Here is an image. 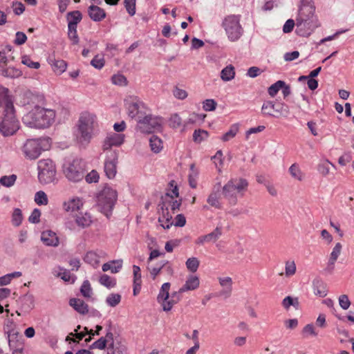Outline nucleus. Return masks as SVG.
Here are the masks:
<instances>
[{
  "mask_svg": "<svg viewBox=\"0 0 354 354\" xmlns=\"http://www.w3.org/2000/svg\"><path fill=\"white\" fill-rule=\"evenodd\" d=\"M235 71L232 65H228L221 72V78L224 82H228L234 78Z\"/></svg>",
  "mask_w": 354,
  "mask_h": 354,
  "instance_id": "obj_28",
  "label": "nucleus"
},
{
  "mask_svg": "<svg viewBox=\"0 0 354 354\" xmlns=\"http://www.w3.org/2000/svg\"><path fill=\"white\" fill-rule=\"evenodd\" d=\"M15 324L12 319H7L4 324V331L7 335L8 344L10 347L12 346V342L17 337L19 332L15 328Z\"/></svg>",
  "mask_w": 354,
  "mask_h": 354,
  "instance_id": "obj_19",
  "label": "nucleus"
},
{
  "mask_svg": "<svg viewBox=\"0 0 354 354\" xmlns=\"http://www.w3.org/2000/svg\"><path fill=\"white\" fill-rule=\"evenodd\" d=\"M113 84L119 86H124L127 84L126 77L121 74L114 75L111 78Z\"/></svg>",
  "mask_w": 354,
  "mask_h": 354,
  "instance_id": "obj_64",
  "label": "nucleus"
},
{
  "mask_svg": "<svg viewBox=\"0 0 354 354\" xmlns=\"http://www.w3.org/2000/svg\"><path fill=\"white\" fill-rule=\"evenodd\" d=\"M124 3L127 12L131 16L134 15L136 13V0H124Z\"/></svg>",
  "mask_w": 354,
  "mask_h": 354,
  "instance_id": "obj_58",
  "label": "nucleus"
},
{
  "mask_svg": "<svg viewBox=\"0 0 354 354\" xmlns=\"http://www.w3.org/2000/svg\"><path fill=\"white\" fill-rule=\"evenodd\" d=\"M285 271L287 277H290L295 274L296 265L294 261H288L286 262Z\"/></svg>",
  "mask_w": 354,
  "mask_h": 354,
  "instance_id": "obj_56",
  "label": "nucleus"
},
{
  "mask_svg": "<svg viewBox=\"0 0 354 354\" xmlns=\"http://www.w3.org/2000/svg\"><path fill=\"white\" fill-rule=\"evenodd\" d=\"M178 302V299H173L171 297L164 302H162V306L164 311H169L171 310L173 306Z\"/></svg>",
  "mask_w": 354,
  "mask_h": 354,
  "instance_id": "obj_62",
  "label": "nucleus"
},
{
  "mask_svg": "<svg viewBox=\"0 0 354 354\" xmlns=\"http://www.w3.org/2000/svg\"><path fill=\"white\" fill-rule=\"evenodd\" d=\"M169 194H165L160 198V202L158 205L159 213L161 214L158 218V221L161 223V225L165 229H169L173 225L172 216L169 212V209L167 207V202H170L169 200Z\"/></svg>",
  "mask_w": 354,
  "mask_h": 354,
  "instance_id": "obj_11",
  "label": "nucleus"
},
{
  "mask_svg": "<svg viewBox=\"0 0 354 354\" xmlns=\"http://www.w3.org/2000/svg\"><path fill=\"white\" fill-rule=\"evenodd\" d=\"M38 178L41 183L48 184L55 180L56 167L50 159H43L38 162Z\"/></svg>",
  "mask_w": 354,
  "mask_h": 354,
  "instance_id": "obj_9",
  "label": "nucleus"
},
{
  "mask_svg": "<svg viewBox=\"0 0 354 354\" xmlns=\"http://www.w3.org/2000/svg\"><path fill=\"white\" fill-rule=\"evenodd\" d=\"M149 146L152 151L158 153L162 149V142L159 137L153 135L149 138Z\"/></svg>",
  "mask_w": 354,
  "mask_h": 354,
  "instance_id": "obj_32",
  "label": "nucleus"
},
{
  "mask_svg": "<svg viewBox=\"0 0 354 354\" xmlns=\"http://www.w3.org/2000/svg\"><path fill=\"white\" fill-rule=\"evenodd\" d=\"M62 173L68 181L79 183L85 176V163L82 159L78 158H65L62 165Z\"/></svg>",
  "mask_w": 354,
  "mask_h": 354,
  "instance_id": "obj_5",
  "label": "nucleus"
},
{
  "mask_svg": "<svg viewBox=\"0 0 354 354\" xmlns=\"http://www.w3.org/2000/svg\"><path fill=\"white\" fill-rule=\"evenodd\" d=\"M120 301L121 295L118 293H111L106 299V304L111 307L118 305Z\"/></svg>",
  "mask_w": 354,
  "mask_h": 354,
  "instance_id": "obj_43",
  "label": "nucleus"
},
{
  "mask_svg": "<svg viewBox=\"0 0 354 354\" xmlns=\"http://www.w3.org/2000/svg\"><path fill=\"white\" fill-rule=\"evenodd\" d=\"M35 201L39 205H46L48 203L46 194L43 191L36 192L35 195Z\"/></svg>",
  "mask_w": 354,
  "mask_h": 354,
  "instance_id": "obj_44",
  "label": "nucleus"
},
{
  "mask_svg": "<svg viewBox=\"0 0 354 354\" xmlns=\"http://www.w3.org/2000/svg\"><path fill=\"white\" fill-rule=\"evenodd\" d=\"M43 100V97L31 92H26L24 95L23 105L27 106V109H35V105H39V102Z\"/></svg>",
  "mask_w": 354,
  "mask_h": 354,
  "instance_id": "obj_20",
  "label": "nucleus"
},
{
  "mask_svg": "<svg viewBox=\"0 0 354 354\" xmlns=\"http://www.w3.org/2000/svg\"><path fill=\"white\" fill-rule=\"evenodd\" d=\"M221 188V183H218L214 186L212 191L207 198V203L215 209H221L223 207L221 194L219 193Z\"/></svg>",
  "mask_w": 354,
  "mask_h": 354,
  "instance_id": "obj_16",
  "label": "nucleus"
},
{
  "mask_svg": "<svg viewBox=\"0 0 354 354\" xmlns=\"http://www.w3.org/2000/svg\"><path fill=\"white\" fill-rule=\"evenodd\" d=\"M83 203L80 198H73L68 202H64L63 204L64 209L66 212H74L79 210L82 206Z\"/></svg>",
  "mask_w": 354,
  "mask_h": 354,
  "instance_id": "obj_27",
  "label": "nucleus"
},
{
  "mask_svg": "<svg viewBox=\"0 0 354 354\" xmlns=\"http://www.w3.org/2000/svg\"><path fill=\"white\" fill-rule=\"evenodd\" d=\"M125 346L120 344H110L107 347V354H127Z\"/></svg>",
  "mask_w": 354,
  "mask_h": 354,
  "instance_id": "obj_31",
  "label": "nucleus"
},
{
  "mask_svg": "<svg viewBox=\"0 0 354 354\" xmlns=\"http://www.w3.org/2000/svg\"><path fill=\"white\" fill-rule=\"evenodd\" d=\"M169 122L171 127L176 129L181 125L182 120L177 113H174L171 115Z\"/></svg>",
  "mask_w": 354,
  "mask_h": 354,
  "instance_id": "obj_59",
  "label": "nucleus"
},
{
  "mask_svg": "<svg viewBox=\"0 0 354 354\" xmlns=\"http://www.w3.org/2000/svg\"><path fill=\"white\" fill-rule=\"evenodd\" d=\"M116 190L111 187H104L97 196V206L101 212L107 215L110 213L117 201Z\"/></svg>",
  "mask_w": 354,
  "mask_h": 354,
  "instance_id": "obj_7",
  "label": "nucleus"
},
{
  "mask_svg": "<svg viewBox=\"0 0 354 354\" xmlns=\"http://www.w3.org/2000/svg\"><path fill=\"white\" fill-rule=\"evenodd\" d=\"M313 290L315 295L321 297H324L327 295L326 286L320 280H315L313 281Z\"/></svg>",
  "mask_w": 354,
  "mask_h": 354,
  "instance_id": "obj_29",
  "label": "nucleus"
},
{
  "mask_svg": "<svg viewBox=\"0 0 354 354\" xmlns=\"http://www.w3.org/2000/svg\"><path fill=\"white\" fill-rule=\"evenodd\" d=\"M239 131V125L234 124L230 127V129L227 131L221 138L223 142H227L233 138Z\"/></svg>",
  "mask_w": 354,
  "mask_h": 354,
  "instance_id": "obj_40",
  "label": "nucleus"
},
{
  "mask_svg": "<svg viewBox=\"0 0 354 354\" xmlns=\"http://www.w3.org/2000/svg\"><path fill=\"white\" fill-rule=\"evenodd\" d=\"M198 175V171L195 167L194 164L190 165V173L189 174V185L192 188H196L197 186L196 178Z\"/></svg>",
  "mask_w": 354,
  "mask_h": 354,
  "instance_id": "obj_38",
  "label": "nucleus"
},
{
  "mask_svg": "<svg viewBox=\"0 0 354 354\" xmlns=\"http://www.w3.org/2000/svg\"><path fill=\"white\" fill-rule=\"evenodd\" d=\"M199 261L196 257L189 258L186 261L187 268L192 272H195L198 268Z\"/></svg>",
  "mask_w": 354,
  "mask_h": 354,
  "instance_id": "obj_48",
  "label": "nucleus"
},
{
  "mask_svg": "<svg viewBox=\"0 0 354 354\" xmlns=\"http://www.w3.org/2000/svg\"><path fill=\"white\" fill-rule=\"evenodd\" d=\"M124 140V135L121 133H112L108 134L106 138L104 139L102 149L104 151H111V148L112 147H118L120 146Z\"/></svg>",
  "mask_w": 354,
  "mask_h": 354,
  "instance_id": "obj_15",
  "label": "nucleus"
},
{
  "mask_svg": "<svg viewBox=\"0 0 354 354\" xmlns=\"http://www.w3.org/2000/svg\"><path fill=\"white\" fill-rule=\"evenodd\" d=\"M217 103L214 100H205L203 103V108L205 111H212L216 109Z\"/></svg>",
  "mask_w": 354,
  "mask_h": 354,
  "instance_id": "obj_57",
  "label": "nucleus"
},
{
  "mask_svg": "<svg viewBox=\"0 0 354 354\" xmlns=\"http://www.w3.org/2000/svg\"><path fill=\"white\" fill-rule=\"evenodd\" d=\"M289 172L291 176L301 181L304 179V174L301 171L299 165L296 163L292 164L289 168Z\"/></svg>",
  "mask_w": 354,
  "mask_h": 354,
  "instance_id": "obj_37",
  "label": "nucleus"
},
{
  "mask_svg": "<svg viewBox=\"0 0 354 354\" xmlns=\"http://www.w3.org/2000/svg\"><path fill=\"white\" fill-rule=\"evenodd\" d=\"M17 180V176L12 174L10 176H3L0 178V183L6 187L12 186Z\"/></svg>",
  "mask_w": 354,
  "mask_h": 354,
  "instance_id": "obj_46",
  "label": "nucleus"
},
{
  "mask_svg": "<svg viewBox=\"0 0 354 354\" xmlns=\"http://www.w3.org/2000/svg\"><path fill=\"white\" fill-rule=\"evenodd\" d=\"M41 239L44 244L48 246H57L59 244V239L56 234L52 231L43 232Z\"/></svg>",
  "mask_w": 354,
  "mask_h": 354,
  "instance_id": "obj_25",
  "label": "nucleus"
},
{
  "mask_svg": "<svg viewBox=\"0 0 354 354\" xmlns=\"http://www.w3.org/2000/svg\"><path fill=\"white\" fill-rule=\"evenodd\" d=\"M301 333L304 337H308L309 336L317 337L318 335L315 326L312 324L306 325L302 329Z\"/></svg>",
  "mask_w": 354,
  "mask_h": 354,
  "instance_id": "obj_42",
  "label": "nucleus"
},
{
  "mask_svg": "<svg viewBox=\"0 0 354 354\" xmlns=\"http://www.w3.org/2000/svg\"><path fill=\"white\" fill-rule=\"evenodd\" d=\"M285 85V82L278 80L274 84H272L268 89V92L271 97H274L281 88Z\"/></svg>",
  "mask_w": 354,
  "mask_h": 354,
  "instance_id": "obj_47",
  "label": "nucleus"
},
{
  "mask_svg": "<svg viewBox=\"0 0 354 354\" xmlns=\"http://www.w3.org/2000/svg\"><path fill=\"white\" fill-rule=\"evenodd\" d=\"M275 112L279 115L286 117L289 113V107L284 103L277 104L275 108Z\"/></svg>",
  "mask_w": 354,
  "mask_h": 354,
  "instance_id": "obj_55",
  "label": "nucleus"
},
{
  "mask_svg": "<svg viewBox=\"0 0 354 354\" xmlns=\"http://www.w3.org/2000/svg\"><path fill=\"white\" fill-rule=\"evenodd\" d=\"M55 112L53 109L41 108L35 105L22 118L24 124L31 128L44 129L49 127L54 122Z\"/></svg>",
  "mask_w": 354,
  "mask_h": 354,
  "instance_id": "obj_2",
  "label": "nucleus"
},
{
  "mask_svg": "<svg viewBox=\"0 0 354 354\" xmlns=\"http://www.w3.org/2000/svg\"><path fill=\"white\" fill-rule=\"evenodd\" d=\"M18 310L16 313L18 315H28L35 307V298L31 294H26L17 300Z\"/></svg>",
  "mask_w": 354,
  "mask_h": 354,
  "instance_id": "obj_14",
  "label": "nucleus"
},
{
  "mask_svg": "<svg viewBox=\"0 0 354 354\" xmlns=\"http://www.w3.org/2000/svg\"><path fill=\"white\" fill-rule=\"evenodd\" d=\"M282 306L286 310L289 309L291 306H292L295 309H298L299 308V299L297 297L288 296L283 299Z\"/></svg>",
  "mask_w": 354,
  "mask_h": 354,
  "instance_id": "obj_36",
  "label": "nucleus"
},
{
  "mask_svg": "<svg viewBox=\"0 0 354 354\" xmlns=\"http://www.w3.org/2000/svg\"><path fill=\"white\" fill-rule=\"evenodd\" d=\"M85 180L88 183H97L99 180L100 176L95 170H92L90 173L85 174Z\"/></svg>",
  "mask_w": 354,
  "mask_h": 354,
  "instance_id": "obj_61",
  "label": "nucleus"
},
{
  "mask_svg": "<svg viewBox=\"0 0 354 354\" xmlns=\"http://www.w3.org/2000/svg\"><path fill=\"white\" fill-rule=\"evenodd\" d=\"M329 165L334 166L330 162L326 160L322 163L319 164L317 167L318 171L324 176H327L330 172Z\"/></svg>",
  "mask_w": 354,
  "mask_h": 354,
  "instance_id": "obj_51",
  "label": "nucleus"
},
{
  "mask_svg": "<svg viewBox=\"0 0 354 354\" xmlns=\"http://www.w3.org/2000/svg\"><path fill=\"white\" fill-rule=\"evenodd\" d=\"M248 187V182L246 179L232 178L222 187V195L230 205H235L238 203V198L245 196Z\"/></svg>",
  "mask_w": 354,
  "mask_h": 354,
  "instance_id": "obj_3",
  "label": "nucleus"
},
{
  "mask_svg": "<svg viewBox=\"0 0 354 354\" xmlns=\"http://www.w3.org/2000/svg\"><path fill=\"white\" fill-rule=\"evenodd\" d=\"M342 249V245L340 243H337L330 254L329 259L332 261L336 262L339 256L341 254Z\"/></svg>",
  "mask_w": 354,
  "mask_h": 354,
  "instance_id": "obj_50",
  "label": "nucleus"
},
{
  "mask_svg": "<svg viewBox=\"0 0 354 354\" xmlns=\"http://www.w3.org/2000/svg\"><path fill=\"white\" fill-rule=\"evenodd\" d=\"M21 63L30 68L37 69L40 66V64L37 62H33L30 57L24 55L21 58Z\"/></svg>",
  "mask_w": 354,
  "mask_h": 354,
  "instance_id": "obj_54",
  "label": "nucleus"
},
{
  "mask_svg": "<svg viewBox=\"0 0 354 354\" xmlns=\"http://www.w3.org/2000/svg\"><path fill=\"white\" fill-rule=\"evenodd\" d=\"M69 304L81 315H86L88 312V306L82 299L77 298L71 299Z\"/></svg>",
  "mask_w": 354,
  "mask_h": 354,
  "instance_id": "obj_23",
  "label": "nucleus"
},
{
  "mask_svg": "<svg viewBox=\"0 0 354 354\" xmlns=\"http://www.w3.org/2000/svg\"><path fill=\"white\" fill-rule=\"evenodd\" d=\"M222 26L225 29L228 39L232 41H237L243 34L239 15L226 16L223 20Z\"/></svg>",
  "mask_w": 354,
  "mask_h": 354,
  "instance_id": "obj_8",
  "label": "nucleus"
},
{
  "mask_svg": "<svg viewBox=\"0 0 354 354\" xmlns=\"http://www.w3.org/2000/svg\"><path fill=\"white\" fill-rule=\"evenodd\" d=\"M97 125V118L94 114L88 112L81 114L78 120L76 138L82 145L90 142Z\"/></svg>",
  "mask_w": 354,
  "mask_h": 354,
  "instance_id": "obj_4",
  "label": "nucleus"
},
{
  "mask_svg": "<svg viewBox=\"0 0 354 354\" xmlns=\"http://www.w3.org/2000/svg\"><path fill=\"white\" fill-rule=\"evenodd\" d=\"M221 235L222 228L221 227L217 226L212 232L198 237L195 240V243L198 245H203L205 243H215Z\"/></svg>",
  "mask_w": 354,
  "mask_h": 354,
  "instance_id": "obj_17",
  "label": "nucleus"
},
{
  "mask_svg": "<svg viewBox=\"0 0 354 354\" xmlns=\"http://www.w3.org/2000/svg\"><path fill=\"white\" fill-rule=\"evenodd\" d=\"M68 37L71 40L73 44L79 43V37L77 32V28L68 27Z\"/></svg>",
  "mask_w": 354,
  "mask_h": 354,
  "instance_id": "obj_52",
  "label": "nucleus"
},
{
  "mask_svg": "<svg viewBox=\"0 0 354 354\" xmlns=\"http://www.w3.org/2000/svg\"><path fill=\"white\" fill-rule=\"evenodd\" d=\"M104 59L102 55H97L91 60V64L97 69H101L104 66Z\"/></svg>",
  "mask_w": 354,
  "mask_h": 354,
  "instance_id": "obj_53",
  "label": "nucleus"
},
{
  "mask_svg": "<svg viewBox=\"0 0 354 354\" xmlns=\"http://www.w3.org/2000/svg\"><path fill=\"white\" fill-rule=\"evenodd\" d=\"M162 118L151 114L147 115L138 121L137 129L143 133H151L161 129Z\"/></svg>",
  "mask_w": 354,
  "mask_h": 354,
  "instance_id": "obj_10",
  "label": "nucleus"
},
{
  "mask_svg": "<svg viewBox=\"0 0 354 354\" xmlns=\"http://www.w3.org/2000/svg\"><path fill=\"white\" fill-rule=\"evenodd\" d=\"M319 26L312 0H301L296 19V33L301 37H308Z\"/></svg>",
  "mask_w": 354,
  "mask_h": 354,
  "instance_id": "obj_1",
  "label": "nucleus"
},
{
  "mask_svg": "<svg viewBox=\"0 0 354 354\" xmlns=\"http://www.w3.org/2000/svg\"><path fill=\"white\" fill-rule=\"evenodd\" d=\"M50 61L52 68L55 73L57 74H62L66 71L67 64L65 61L62 59H50Z\"/></svg>",
  "mask_w": 354,
  "mask_h": 354,
  "instance_id": "obj_33",
  "label": "nucleus"
},
{
  "mask_svg": "<svg viewBox=\"0 0 354 354\" xmlns=\"http://www.w3.org/2000/svg\"><path fill=\"white\" fill-rule=\"evenodd\" d=\"M99 282L101 285L108 288H112L116 285V280L113 277H111L106 274H103L99 279Z\"/></svg>",
  "mask_w": 354,
  "mask_h": 354,
  "instance_id": "obj_35",
  "label": "nucleus"
},
{
  "mask_svg": "<svg viewBox=\"0 0 354 354\" xmlns=\"http://www.w3.org/2000/svg\"><path fill=\"white\" fill-rule=\"evenodd\" d=\"M207 136V131L201 129L195 130L193 133V140L194 142L200 143L201 142L206 139Z\"/></svg>",
  "mask_w": 354,
  "mask_h": 354,
  "instance_id": "obj_49",
  "label": "nucleus"
},
{
  "mask_svg": "<svg viewBox=\"0 0 354 354\" xmlns=\"http://www.w3.org/2000/svg\"><path fill=\"white\" fill-rule=\"evenodd\" d=\"M88 12L91 19L95 21H100L106 17L105 11L97 6H91Z\"/></svg>",
  "mask_w": 354,
  "mask_h": 354,
  "instance_id": "obj_24",
  "label": "nucleus"
},
{
  "mask_svg": "<svg viewBox=\"0 0 354 354\" xmlns=\"http://www.w3.org/2000/svg\"><path fill=\"white\" fill-rule=\"evenodd\" d=\"M2 111L3 118L0 122V133L6 137L12 136L19 129V122L15 117L13 103L8 102Z\"/></svg>",
  "mask_w": 354,
  "mask_h": 354,
  "instance_id": "obj_6",
  "label": "nucleus"
},
{
  "mask_svg": "<svg viewBox=\"0 0 354 354\" xmlns=\"http://www.w3.org/2000/svg\"><path fill=\"white\" fill-rule=\"evenodd\" d=\"M108 344L106 342V339H104V337H100L99 339L93 342L90 348H98L100 350H103L106 347Z\"/></svg>",
  "mask_w": 354,
  "mask_h": 354,
  "instance_id": "obj_63",
  "label": "nucleus"
},
{
  "mask_svg": "<svg viewBox=\"0 0 354 354\" xmlns=\"http://www.w3.org/2000/svg\"><path fill=\"white\" fill-rule=\"evenodd\" d=\"M145 107L144 104L137 98H132L127 102V109L129 117L133 118L141 113V109Z\"/></svg>",
  "mask_w": 354,
  "mask_h": 354,
  "instance_id": "obj_18",
  "label": "nucleus"
},
{
  "mask_svg": "<svg viewBox=\"0 0 354 354\" xmlns=\"http://www.w3.org/2000/svg\"><path fill=\"white\" fill-rule=\"evenodd\" d=\"M118 154L115 151H109L106 153L104 161V172L106 176L109 178H113L117 173Z\"/></svg>",
  "mask_w": 354,
  "mask_h": 354,
  "instance_id": "obj_12",
  "label": "nucleus"
},
{
  "mask_svg": "<svg viewBox=\"0 0 354 354\" xmlns=\"http://www.w3.org/2000/svg\"><path fill=\"white\" fill-rule=\"evenodd\" d=\"M218 279L219 284L223 288V289L218 292V295L224 297L225 298L230 297L232 291V279L230 277H219Z\"/></svg>",
  "mask_w": 354,
  "mask_h": 354,
  "instance_id": "obj_21",
  "label": "nucleus"
},
{
  "mask_svg": "<svg viewBox=\"0 0 354 354\" xmlns=\"http://www.w3.org/2000/svg\"><path fill=\"white\" fill-rule=\"evenodd\" d=\"M23 221V216L21 210L19 208H15L12 214V223L15 226H19Z\"/></svg>",
  "mask_w": 354,
  "mask_h": 354,
  "instance_id": "obj_45",
  "label": "nucleus"
},
{
  "mask_svg": "<svg viewBox=\"0 0 354 354\" xmlns=\"http://www.w3.org/2000/svg\"><path fill=\"white\" fill-rule=\"evenodd\" d=\"M22 151L25 156L29 159L37 158L42 151L39 140H27L23 146Z\"/></svg>",
  "mask_w": 354,
  "mask_h": 354,
  "instance_id": "obj_13",
  "label": "nucleus"
},
{
  "mask_svg": "<svg viewBox=\"0 0 354 354\" xmlns=\"http://www.w3.org/2000/svg\"><path fill=\"white\" fill-rule=\"evenodd\" d=\"M61 270H63V272H61L58 274V277H61L64 281H71L73 283L75 281V276L72 275L69 270H67L66 269H60Z\"/></svg>",
  "mask_w": 354,
  "mask_h": 354,
  "instance_id": "obj_60",
  "label": "nucleus"
},
{
  "mask_svg": "<svg viewBox=\"0 0 354 354\" xmlns=\"http://www.w3.org/2000/svg\"><path fill=\"white\" fill-rule=\"evenodd\" d=\"M82 15L79 10L69 12L66 15V20L68 21V27L77 28V24L81 21Z\"/></svg>",
  "mask_w": 354,
  "mask_h": 354,
  "instance_id": "obj_26",
  "label": "nucleus"
},
{
  "mask_svg": "<svg viewBox=\"0 0 354 354\" xmlns=\"http://www.w3.org/2000/svg\"><path fill=\"white\" fill-rule=\"evenodd\" d=\"M80 292L85 298H91L93 295L90 282L88 280L84 281L80 288Z\"/></svg>",
  "mask_w": 354,
  "mask_h": 354,
  "instance_id": "obj_39",
  "label": "nucleus"
},
{
  "mask_svg": "<svg viewBox=\"0 0 354 354\" xmlns=\"http://www.w3.org/2000/svg\"><path fill=\"white\" fill-rule=\"evenodd\" d=\"M75 222L78 226L86 227L91 225L92 221L91 216L88 214L85 213L84 214H81L77 215L75 218Z\"/></svg>",
  "mask_w": 354,
  "mask_h": 354,
  "instance_id": "obj_34",
  "label": "nucleus"
},
{
  "mask_svg": "<svg viewBox=\"0 0 354 354\" xmlns=\"http://www.w3.org/2000/svg\"><path fill=\"white\" fill-rule=\"evenodd\" d=\"M122 261H111L104 263L102 266V270L106 272L111 270L112 273H117L122 268Z\"/></svg>",
  "mask_w": 354,
  "mask_h": 354,
  "instance_id": "obj_30",
  "label": "nucleus"
},
{
  "mask_svg": "<svg viewBox=\"0 0 354 354\" xmlns=\"http://www.w3.org/2000/svg\"><path fill=\"white\" fill-rule=\"evenodd\" d=\"M277 104H274L272 101H266L263 103L261 110L263 112V114L267 115L269 116H274V115L272 113V111H275Z\"/></svg>",
  "mask_w": 354,
  "mask_h": 354,
  "instance_id": "obj_41",
  "label": "nucleus"
},
{
  "mask_svg": "<svg viewBox=\"0 0 354 354\" xmlns=\"http://www.w3.org/2000/svg\"><path fill=\"white\" fill-rule=\"evenodd\" d=\"M199 278L196 275H189L185 284L180 288V292L194 290L199 287Z\"/></svg>",
  "mask_w": 354,
  "mask_h": 354,
  "instance_id": "obj_22",
  "label": "nucleus"
}]
</instances>
